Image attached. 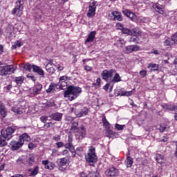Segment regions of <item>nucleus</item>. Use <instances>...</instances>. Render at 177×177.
Wrapping results in <instances>:
<instances>
[{
	"instance_id": "393cba45",
	"label": "nucleus",
	"mask_w": 177,
	"mask_h": 177,
	"mask_svg": "<svg viewBox=\"0 0 177 177\" xmlns=\"http://www.w3.org/2000/svg\"><path fill=\"white\" fill-rule=\"evenodd\" d=\"M16 165H19V166H21V165H24V164H26V156H22L19 158L17 160H16Z\"/></svg>"
},
{
	"instance_id": "473e14b6",
	"label": "nucleus",
	"mask_w": 177,
	"mask_h": 177,
	"mask_svg": "<svg viewBox=\"0 0 177 177\" xmlns=\"http://www.w3.org/2000/svg\"><path fill=\"white\" fill-rule=\"evenodd\" d=\"M140 39H139L138 36H132L130 39L129 42H133V44H139Z\"/></svg>"
},
{
	"instance_id": "f8f14e48",
	"label": "nucleus",
	"mask_w": 177,
	"mask_h": 177,
	"mask_svg": "<svg viewBox=\"0 0 177 177\" xmlns=\"http://www.w3.org/2000/svg\"><path fill=\"white\" fill-rule=\"evenodd\" d=\"M0 115L5 118L8 115V109L5 106V104L0 101Z\"/></svg>"
},
{
	"instance_id": "58836bf2",
	"label": "nucleus",
	"mask_w": 177,
	"mask_h": 177,
	"mask_svg": "<svg viewBox=\"0 0 177 177\" xmlns=\"http://www.w3.org/2000/svg\"><path fill=\"white\" fill-rule=\"evenodd\" d=\"M124 127H125V125H121L119 124H115V129H116V131H124Z\"/></svg>"
},
{
	"instance_id": "864d4df0",
	"label": "nucleus",
	"mask_w": 177,
	"mask_h": 177,
	"mask_svg": "<svg viewBox=\"0 0 177 177\" xmlns=\"http://www.w3.org/2000/svg\"><path fill=\"white\" fill-rule=\"evenodd\" d=\"M39 93H41L40 90L35 88L32 94L35 96V95H39Z\"/></svg>"
},
{
	"instance_id": "c756f323",
	"label": "nucleus",
	"mask_w": 177,
	"mask_h": 177,
	"mask_svg": "<svg viewBox=\"0 0 177 177\" xmlns=\"http://www.w3.org/2000/svg\"><path fill=\"white\" fill-rule=\"evenodd\" d=\"M132 32L135 37H140L142 35V32L139 30V28H133Z\"/></svg>"
},
{
	"instance_id": "69168bd1",
	"label": "nucleus",
	"mask_w": 177,
	"mask_h": 177,
	"mask_svg": "<svg viewBox=\"0 0 177 177\" xmlns=\"http://www.w3.org/2000/svg\"><path fill=\"white\" fill-rule=\"evenodd\" d=\"M73 145V143L68 142L66 143L64 147L66 149H70V147Z\"/></svg>"
},
{
	"instance_id": "a211bd4d",
	"label": "nucleus",
	"mask_w": 177,
	"mask_h": 177,
	"mask_svg": "<svg viewBox=\"0 0 177 177\" xmlns=\"http://www.w3.org/2000/svg\"><path fill=\"white\" fill-rule=\"evenodd\" d=\"M67 80H68V77H67V76H62L59 78V82L58 84H59L60 88H64V86H67V83L66 82V81H67Z\"/></svg>"
},
{
	"instance_id": "6ab92c4d",
	"label": "nucleus",
	"mask_w": 177,
	"mask_h": 177,
	"mask_svg": "<svg viewBox=\"0 0 177 177\" xmlns=\"http://www.w3.org/2000/svg\"><path fill=\"white\" fill-rule=\"evenodd\" d=\"M153 6L156 12H158L160 15H164V6H161L158 3H155Z\"/></svg>"
},
{
	"instance_id": "b1692460",
	"label": "nucleus",
	"mask_w": 177,
	"mask_h": 177,
	"mask_svg": "<svg viewBox=\"0 0 177 177\" xmlns=\"http://www.w3.org/2000/svg\"><path fill=\"white\" fill-rule=\"evenodd\" d=\"M96 35V31H92L88 35V38L86 40V42H93L95 39V36Z\"/></svg>"
},
{
	"instance_id": "c9c22d12",
	"label": "nucleus",
	"mask_w": 177,
	"mask_h": 177,
	"mask_svg": "<svg viewBox=\"0 0 177 177\" xmlns=\"http://www.w3.org/2000/svg\"><path fill=\"white\" fill-rule=\"evenodd\" d=\"M55 89H56V84H51L49 86V88L46 90V92H48V93H50V92H53V91H55Z\"/></svg>"
},
{
	"instance_id": "f03ea898",
	"label": "nucleus",
	"mask_w": 177,
	"mask_h": 177,
	"mask_svg": "<svg viewBox=\"0 0 177 177\" xmlns=\"http://www.w3.org/2000/svg\"><path fill=\"white\" fill-rule=\"evenodd\" d=\"M86 160L91 166H93L95 162L97 161V156H96L95 147H90L87 155H86Z\"/></svg>"
},
{
	"instance_id": "2eb2a0df",
	"label": "nucleus",
	"mask_w": 177,
	"mask_h": 177,
	"mask_svg": "<svg viewBox=\"0 0 177 177\" xmlns=\"http://www.w3.org/2000/svg\"><path fill=\"white\" fill-rule=\"evenodd\" d=\"M42 164H43V165H44L46 169L52 170L55 167V163H53L52 162H49V160H43Z\"/></svg>"
},
{
	"instance_id": "bb28decb",
	"label": "nucleus",
	"mask_w": 177,
	"mask_h": 177,
	"mask_svg": "<svg viewBox=\"0 0 177 177\" xmlns=\"http://www.w3.org/2000/svg\"><path fill=\"white\" fill-rule=\"evenodd\" d=\"M71 131L72 132H77L78 131V122H77V121L72 122V126L71 128Z\"/></svg>"
},
{
	"instance_id": "cd10ccee",
	"label": "nucleus",
	"mask_w": 177,
	"mask_h": 177,
	"mask_svg": "<svg viewBox=\"0 0 177 177\" xmlns=\"http://www.w3.org/2000/svg\"><path fill=\"white\" fill-rule=\"evenodd\" d=\"M121 81V77L120 76V74L115 73L113 77H112V79H111V82H120Z\"/></svg>"
},
{
	"instance_id": "79ce46f5",
	"label": "nucleus",
	"mask_w": 177,
	"mask_h": 177,
	"mask_svg": "<svg viewBox=\"0 0 177 177\" xmlns=\"http://www.w3.org/2000/svg\"><path fill=\"white\" fill-rule=\"evenodd\" d=\"M20 6H16V7L12 10V15H16L19 10H20Z\"/></svg>"
},
{
	"instance_id": "6e6552de",
	"label": "nucleus",
	"mask_w": 177,
	"mask_h": 177,
	"mask_svg": "<svg viewBox=\"0 0 177 177\" xmlns=\"http://www.w3.org/2000/svg\"><path fill=\"white\" fill-rule=\"evenodd\" d=\"M10 146L11 147V150H19V149L23 147V142L20 141L19 140L18 141H12L10 143Z\"/></svg>"
},
{
	"instance_id": "9d476101",
	"label": "nucleus",
	"mask_w": 177,
	"mask_h": 177,
	"mask_svg": "<svg viewBox=\"0 0 177 177\" xmlns=\"http://www.w3.org/2000/svg\"><path fill=\"white\" fill-rule=\"evenodd\" d=\"M106 176H118V169L115 167H110L105 171Z\"/></svg>"
},
{
	"instance_id": "7c9ffc66",
	"label": "nucleus",
	"mask_w": 177,
	"mask_h": 177,
	"mask_svg": "<svg viewBox=\"0 0 177 177\" xmlns=\"http://www.w3.org/2000/svg\"><path fill=\"white\" fill-rule=\"evenodd\" d=\"M5 146H8V142H6V140L2 137V134L0 136V147H3Z\"/></svg>"
},
{
	"instance_id": "72a5a7b5",
	"label": "nucleus",
	"mask_w": 177,
	"mask_h": 177,
	"mask_svg": "<svg viewBox=\"0 0 177 177\" xmlns=\"http://www.w3.org/2000/svg\"><path fill=\"white\" fill-rule=\"evenodd\" d=\"M21 46H23V43L21 41H17L12 45V49H16L17 48H20Z\"/></svg>"
},
{
	"instance_id": "e433bc0d",
	"label": "nucleus",
	"mask_w": 177,
	"mask_h": 177,
	"mask_svg": "<svg viewBox=\"0 0 177 177\" xmlns=\"http://www.w3.org/2000/svg\"><path fill=\"white\" fill-rule=\"evenodd\" d=\"M156 160L158 164L161 165L162 164V160H164V158H162V155L157 154Z\"/></svg>"
},
{
	"instance_id": "5701e85b",
	"label": "nucleus",
	"mask_w": 177,
	"mask_h": 177,
	"mask_svg": "<svg viewBox=\"0 0 177 177\" xmlns=\"http://www.w3.org/2000/svg\"><path fill=\"white\" fill-rule=\"evenodd\" d=\"M120 27H121L123 34H127V35H133V32L131 29L122 27V24H120Z\"/></svg>"
},
{
	"instance_id": "ea45409f",
	"label": "nucleus",
	"mask_w": 177,
	"mask_h": 177,
	"mask_svg": "<svg viewBox=\"0 0 177 177\" xmlns=\"http://www.w3.org/2000/svg\"><path fill=\"white\" fill-rule=\"evenodd\" d=\"M24 81V78H23V77H17L15 79V82L16 84H22V82Z\"/></svg>"
},
{
	"instance_id": "f704fd0d",
	"label": "nucleus",
	"mask_w": 177,
	"mask_h": 177,
	"mask_svg": "<svg viewBox=\"0 0 177 177\" xmlns=\"http://www.w3.org/2000/svg\"><path fill=\"white\" fill-rule=\"evenodd\" d=\"M35 65H31V64H26L24 66V70H26V71H31V69L32 68L33 69V67H34Z\"/></svg>"
},
{
	"instance_id": "4d7b16f0",
	"label": "nucleus",
	"mask_w": 177,
	"mask_h": 177,
	"mask_svg": "<svg viewBox=\"0 0 177 177\" xmlns=\"http://www.w3.org/2000/svg\"><path fill=\"white\" fill-rule=\"evenodd\" d=\"M111 82L107 83L105 86H104V89L107 92L109 91V88L110 87V84Z\"/></svg>"
},
{
	"instance_id": "c85d7f7f",
	"label": "nucleus",
	"mask_w": 177,
	"mask_h": 177,
	"mask_svg": "<svg viewBox=\"0 0 177 177\" xmlns=\"http://www.w3.org/2000/svg\"><path fill=\"white\" fill-rule=\"evenodd\" d=\"M158 67H160V66L157 64H148V68H152L151 69V71H158Z\"/></svg>"
},
{
	"instance_id": "a19ab883",
	"label": "nucleus",
	"mask_w": 177,
	"mask_h": 177,
	"mask_svg": "<svg viewBox=\"0 0 177 177\" xmlns=\"http://www.w3.org/2000/svg\"><path fill=\"white\" fill-rule=\"evenodd\" d=\"M38 169L39 167L37 166L36 167L34 168L33 171L30 173V176H35V175H37L38 174Z\"/></svg>"
},
{
	"instance_id": "4468645a",
	"label": "nucleus",
	"mask_w": 177,
	"mask_h": 177,
	"mask_svg": "<svg viewBox=\"0 0 177 177\" xmlns=\"http://www.w3.org/2000/svg\"><path fill=\"white\" fill-rule=\"evenodd\" d=\"M25 162H26L29 167H31L35 162V157L32 155H28L25 156Z\"/></svg>"
},
{
	"instance_id": "680f3d73",
	"label": "nucleus",
	"mask_w": 177,
	"mask_h": 177,
	"mask_svg": "<svg viewBox=\"0 0 177 177\" xmlns=\"http://www.w3.org/2000/svg\"><path fill=\"white\" fill-rule=\"evenodd\" d=\"M133 17H135V14H133V12H130L129 18L131 19V20H133Z\"/></svg>"
},
{
	"instance_id": "13d9d810",
	"label": "nucleus",
	"mask_w": 177,
	"mask_h": 177,
	"mask_svg": "<svg viewBox=\"0 0 177 177\" xmlns=\"http://www.w3.org/2000/svg\"><path fill=\"white\" fill-rule=\"evenodd\" d=\"M64 146V144L62 142H57V147L58 149H60V147H63Z\"/></svg>"
},
{
	"instance_id": "aec40b11",
	"label": "nucleus",
	"mask_w": 177,
	"mask_h": 177,
	"mask_svg": "<svg viewBox=\"0 0 177 177\" xmlns=\"http://www.w3.org/2000/svg\"><path fill=\"white\" fill-rule=\"evenodd\" d=\"M96 13V7H92V6H89L88 11L87 13L88 17H93Z\"/></svg>"
},
{
	"instance_id": "0eeeda50",
	"label": "nucleus",
	"mask_w": 177,
	"mask_h": 177,
	"mask_svg": "<svg viewBox=\"0 0 177 177\" xmlns=\"http://www.w3.org/2000/svg\"><path fill=\"white\" fill-rule=\"evenodd\" d=\"M140 50V47L138 45H130L123 48L124 53H132V52H138Z\"/></svg>"
},
{
	"instance_id": "f257e3e1",
	"label": "nucleus",
	"mask_w": 177,
	"mask_h": 177,
	"mask_svg": "<svg viewBox=\"0 0 177 177\" xmlns=\"http://www.w3.org/2000/svg\"><path fill=\"white\" fill-rule=\"evenodd\" d=\"M81 92H82L81 88L69 86L64 91V97H67L68 100L72 102V100H75V99H77L80 96Z\"/></svg>"
},
{
	"instance_id": "774afa93",
	"label": "nucleus",
	"mask_w": 177,
	"mask_h": 177,
	"mask_svg": "<svg viewBox=\"0 0 177 177\" xmlns=\"http://www.w3.org/2000/svg\"><path fill=\"white\" fill-rule=\"evenodd\" d=\"M12 84H9L8 86H7L6 87V88L7 89V91H10V90L12 89Z\"/></svg>"
},
{
	"instance_id": "49530a36",
	"label": "nucleus",
	"mask_w": 177,
	"mask_h": 177,
	"mask_svg": "<svg viewBox=\"0 0 177 177\" xmlns=\"http://www.w3.org/2000/svg\"><path fill=\"white\" fill-rule=\"evenodd\" d=\"M122 96H132V91L123 92Z\"/></svg>"
},
{
	"instance_id": "c03bdc74",
	"label": "nucleus",
	"mask_w": 177,
	"mask_h": 177,
	"mask_svg": "<svg viewBox=\"0 0 177 177\" xmlns=\"http://www.w3.org/2000/svg\"><path fill=\"white\" fill-rule=\"evenodd\" d=\"M171 41H173L174 44H177V32L171 36Z\"/></svg>"
},
{
	"instance_id": "052dcab7",
	"label": "nucleus",
	"mask_w": 177,
	"mask_h": 177,
	"mask_svg": "<svg viewBox=\"0 0 177 177\" xmlns=\"http://www.w3.org/2000/svg\"><path fill=\"white\" fill-rule=\"evenodd\" d=\"M35 88L40 91H42V84L36 85Z\"/></svg>"
},
{
	"instance_id": "39448f33",
	"label": "nucleus",
	"mask_w": 177,
	"mask_h": 177,
	"mask_svg": "<svg viewBox=\"0 0 177 177\" xmlns=\"http://www.w3.org/2000/svg\"><path fill=\"white\" fill-rule=\"evenodd\" d=\"M115 73V70L110 69L109 71L107 69L104 70L101 73V77L102 80L106 81V82H111V79L113 78V74Z\"/></svg>"
},
{
	"instance_id": "412c9836",
	"label": "nucleus",
	"mask_w": 177,
	"mask_h": 177,
	"mask_svg": "<svg viewBox=\"0 0 177 177\" xmlns=\"http://www.w3.org/2000/svg\"><path fill=\"white\" fill-rule=\"evenodd\" d=\"M5 68V74L6 75L13 74L15 73V67L12 66H6Z\"/></svg>"
},
{
	"instance_id": "9b49d317",
	"label": "nucleus",
	"mask_w": 177,
	"mask_h": 177,
	"mask_svg": "<svg viewBox=\"0 0 177 177\" xmlns=\"http://www.w3.org/2000/svg\"><path fill=\"white\" fill-rule=\"evenodd\" d=\"M58 166L59 171H66L67 168V158H63L59 159Z\"/></svg>"
},
{
	"instance_id": "a878e982",
	"label": "nucleus",
	"mask_w": 177,
	"mask_h": 177,
	"mask_svg": "<svg viewBox=\"0 0 177 177\" xmlns=\"http://www.w3.org/2000/svg\"><path fill=\"white\" fill-rule=\"evenodd\" d=\"M125 163L127 165V168H131V167H132V164H133V158L128 156L125 160Z\"/></svg>"
},
{
	"instance_id": "37998d69",
	"label": "nucleus",
	"mask_w": 177,
	"mask_h": 177,
	"mask_svg": "<svg viewBox=\"0 0 177 177\" xmlns=\"http://www.w3.org/2000/svg\"><path fill=\"white\" fill-rule=\"evenodd\" d=\"M100 77H98L96 80V83H93V85L96 86V88H100V82H101Z\"/></svg>"
},
{
	"instance_id": "7ed1b4c3",
	"label": "nucleus",
	"mask_w": 177,
	"mask_h": 177,
	"mask_svg": "<svg viewBox=\"0 0 177 177\" xmlns=\"http://www.w3.org/2000/svg\"><path fill=\"white\" fill-rule=\"evenodd\" d=\"M16 131L15 127H9L7 129H3L1 130V135L6 140H10L13 138V134Z\"/></svg>"
},
{
	"instance_id": "4be33fe9",
	"label": "nucleus",
	"mask_w": 177,
	"mask_h": 177,
	"mask_svg": "<svg viewBox=\"0 0 177 177\" xmlns=\"http://www.w3.org/2000/svg\"><path fill=\"white\" fill-rule=\"evenodd\" d=\"M111 15L113 16L114 20H118V21H121L122 20L121 12L118 11H114L111 13Z\"/></svg>"
},
{
	"instance_id": "09e8293b",
	"label": "nucleus",
	"mask_w": 177,
	"mask_h": 177,
	"mask_svg": "<svg viewBox=\"0 0 177 177\" xmlns=\"http://www.w3.org/2000/svg\"><path fill=\"white\" fill-rule=\"evenodd\" d=\"M147 75V71H146L145 70H142L141 71H140V75H141V77H145Z\"/></svg>"
},
{
	"instance_id": "423d86ee",
	"label": "nucleus",
	"mask_w": 177,
	"mask_h": 177,
	"mask_svg": "<svg viewBox=\"0 0 177 177\" xmlns=\"http://www.w3.org/2000/svg\"><path fill=\"white\" fill-rule=\"evenodd\" d=\"M75 136L78 140H82V139L86 136V129L84 126L78 127L77 131L75 132Z\"/></svg>"
},
{
	"instance_id": "4c0bfd02",
	"label": "nucleus",
	"mask_w": 177,
	"mask_h": 177,
	"mask_svg": "<svg viewBox=\"0 0 177 177\" xmlns=\"http://www.w3.org/2000/svg\"><path fill=\"white\" fill-rule=\"evenodd\" d=\"M102 122L105 128L106 129L110 128V123L109 122V121H107V119H106V116H104V118H102Z\"/></svg>"
},
{
	"instance_id": "2f4dec72",
	"label": "nucleus",
	"mask_w": 177,
	"mask_h": 177,
	"mask_svg": "<svg viewBox=\"0 0 177 177\" xmlns=\"http://www.w3.org/2000/svg\"><path fill=\"white\" fill-rule=\"evenodd\" d=\"M46 70L50 74H53V73H55V68H53V66H50V64L46 65Z\"/></svg>"
},
{
	"instance_id": "1a4fd4ad",
	"label": "nucleus",
	"mask_w": 177,
	"mask_h": 177,
	"mask_svg": "<svg viewBox=\"0 0 177 177\" xmlns=\"http://www.w3.org/2000/svg\"><path fill=\"white\" fill-rule=\"evenodd\" d=\"M24 109H25L24 106H23L20 104H18V105H15V106H12L11 109V111H12L15 114H18L20 115L23 114L24 111H25Z\"/></svg>"
},
{
	"instance_id": "338daca9",
	"label": "nucleus",
	"mask_w": 177,
	"mask_h": 177,
	"mask_svg": "<svg viewBox=\"0 0 177 177\" xmlns=\"http://www.w3.org/2000/svg\"><path fill=\"white\" fill-rule=\"evenodd\" d=\"M28 149H30V150H32V149H34V144H32V142L29 143Z\"/></svg>"
},
{
	"instance_id": "e2e57ef3",
	"label": "nucleus",
	"mask_w": 177,
	"mask_h": 177,
	"mask_svg": "<svg viewBox=\"0 0 177 177\" xmlns=\"http://www.w3.org/2000/svg\"><path fill=\"white\" fill-rule=\"evenodd\" d=\"M68 143H73V136L72 135L68 136Z\"/></svg>"
},
{
	"instance_id": "603ef678",
	"label": "nucleus",
	"mask_w": 177,
	"mask_h": 177,
	"mask_svg": "<svg viewBox=\"0 0 177 177\" xmlns=\"http://www.w3.org/2000/svg\"><path fill=\"white\" fill-rule=\"evenodd\" d=\"M40 120H41V122L45 123L48 121V117L47 116H41L40 118Z\"/></svg>"
},
{
	"instance_id": "de8ad7c7",
	"label": "nucleus",
	"mask_w": 177,
	"mask_h": 177,
	"mask_svg": "<svg viewBox=\"0 0 177 177\" xmlns=\"http://www.w3.org/2000/svg\"><path fill=\"white\" fill-rule=\"evenodd\" d=\"M165 129H167V127L164 126V124H160L159 127L160 132H165Z\"/></svg>"
},
{
	"instance_id": "0e129e2a",
	"label": "nucleus",
	"mask_w": 177,
	"mask_h": 177,
	"mask_svg": "<svg viewBox=\"0 0 177 177\" xmlns=\"http://www.w3.org/2000/svg\"><path fill=\"white\" fill-rule=\"evenodd\" d=\"M68 149L70 150V151H71V153H75V149H74V146H73V144L71 145V146L69 147Z\"/></svg>"
},
{
	"instance_id": "8fccbe9b",
	"label": "nucleus",
	"mask_w": 177,
	"mask_h": 177,
	"mask_svg": "<svg viewBox=\"0 0 177 177\" xmlns=\"http://www.w3.org/2000/svg\"><path fill=\"white\" fill-rule=\"evenodd\" d=\"M122 13L123 15H124V16H127V17H129V14L131 13V11L128 10H122Z\"/></svg>"
},
{
	"instance_id": "dca6fc26",
	"label": "nucleus",
	"mask_w": 177,
	"mask_h": 177,
	"mask_svg": "<svg viewBox=\"0 0 177 177\" xmlns=\"http://www.w3.org/2000/svg\"><path fill=\"white\" fill-rule=\"evenodd\" d=\"M32 71L33 73H37V74H39V75H41V78H44V77H45V73L44 72V70H42V68H41L38 66H33Z\"/></svg>"
},
{
	"instance_id": "a18cd8bd",
	"label": "nucleus",
	"mask_w": 177,
	"mask_h": 177,
	"mask_svg": "<svg viewBox=\"0 0 177 177\" xmlns=\"http://www.w3.org/2000/svg\"><path fill=\"white\" fill-rule=\"evenodd\" d=\"M5 66H0V75H6Z\"/></svg>"
},
{
	"instance_id": "5fc2aeb1",
	"label": "nucleus",
	"mask_w": 177,
	"mask_h": 177,
	"mask_svg": "<svg viewBox=\"0 0 177 177\" xmlns=\"http://www.w3.org/2000/svg\"><path fill=\"white\" fill-rule=\"evenodd\" d=\"M118 44H120V45H125V40H124V39H119L118 40Z\"/></svg>"
},
{
	"instance_id": "f3484780",
	"label": "nucleus",
	"mask_w": 177,
	"mask_h": 177,
	"mask_svg": "<svg viewBox=\"0 0 177 177\" xmlns=\"http://www.w3.org/2000/svg\"><path fill=\"white\" fill-rule=\"evenodd\" d=\"M19 140L22 142V145H24V142H30L31 140V138L27 133H23L21 136H19Z\"/></svg>"
},
{
	"instance_id": "bf43d9fd",
	"label": "nucleus",
	"mask_w": 177,
	"mask_h": 177,
	"mask_svg": "<svg viewBox=\"0 0 177 177\" xmlns=\"http://www.w3.org/2000/svg\"><path fill=\"white\" fill-rule=\"evenodd\" d=\"M18 1L16 3L17 6H20L21 8L22 5L24 3L23 0H17ZM19 3V5H17Z\"/></svg>"
},
{
	"instance_id": "ddd939ff",
	"label": "nucleus",
	"mask_w": 177,
	"mask_h": 177,
	"mask_svg": "<svg viewBox=\"0 0 177 177\" xmlns=\"http://www.w3.org/2000/svg\"><path fill=\"white\" fill-rule=\"evenodd\" d=\"M50 118L54 121H62V118H63V113H60L59 112L53 113L50 115Z\"/></svg>"
},
{
	"instance_id": "6e6d98bb",
	"label": "nucleus",
	"mask_w": 177,
	"mask_h": 177,
	"mask_svg": "<svg viewBox=\"0 0 177 177\" xmlns=\"http://www.w3.org/2000/svg\"><path fill=\"white\" fill-rule=\"evenodd\" d=\"M55 67H57V69L59 71H63V70L64 69V66H62L60 65H55Z\"/></svg>"
},
{
	"instance_id": "3c124183",
	"label": "nucleus",
	"mask_w": 177,
	"mask_h": 177,
	"mask_svg": "<svg viewBox=\"0 0 177 177\" xmlns=\"http://www.w3.org/2000/svg\"><path fill=\"white\" fill-rule=\"evenodd\" d=\"M27 78H30V80H32L34 81V82H35V81H37V79L35 77V76L30 73L27 75Z\"/></svg>"
},
{
	"instance_id": "20e7f679",
	"label": "nucleus",
	"mask_w": 177,
	"mask_h": 177,
	"mask_svg": "<svg viewBox=\"0 0 177 177\" xmlns=\"http://www.w3.org/2000/svg\"><path fill=\"white\" fill-rule=\"evenodd\" d=\"M71 111L72 113H75L77 117L80 118V117H84L85 115H88V112L89 111V110L86 107L82 108V106L78 105V106H75L74 107H72Z\"/></svg>"
}]
</instances>
